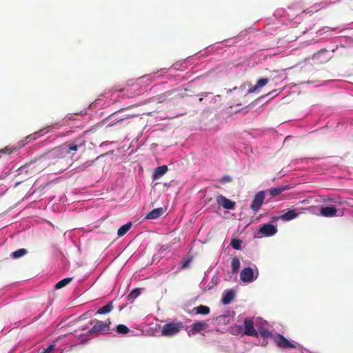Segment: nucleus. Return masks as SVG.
Wrapping results in <instances>:
<instances>
[{"mask_svg": "<svg viewBox=\"0 0 353 353\" xmlns=\"http://www.w3.org/2000/svg\"><path fill=\"white\" fill-rule=\"evenodd\" d=\"M299 213L296 212V210H290L287 212L284 213L281 215V218L285 221H290L296 217H297Z\"/></svg>", "mask_w": 353, "mask_h": 353, "instance_id": "obj_16", "label": "nucleus"}, {"mask_svg": "<svg viewBox=\"0 0 353 353\" xmlns=\"http://www.w3.org/2000/svg\"><path fill=\"white\" fill-rule=\"evenodd\" d=\"M240 260L238 257H234L232 259L231 267L232 274H236L240 268Z\"/></svg>", "mask_w": 353, "mask_h": 353, "instance_id": "obj_19", "label": "nucleus"}, {"mask_svg": "<svg viewBox=\"0 0 353 353\" xmlns=\"http://www.w3.org/2000/svg\"><path fill=\"white\" fill-rule=\"evenodd\" d=\"M27 253V250L24 248H21V249H19L13 252H12L11 254V256L13 258V259H18L19 257H21L23 256V255H25Z\"/></svg>", "mask_w": 353, "mask_h": 353, "instance_id": "obj_24", "label": "nucleus"}, {"mask_svg": "<svg viewBox=\"0 0 353 353\" xmlns=\"http://www.w3.org/2000/svg\"><path fill=\"white\" fill-rule=\"evenodd\" d=\"M43 353H48V352H43Z\"/></svg>", "mask_w": 353, "mask_h": 353, "instance_id": "obj_40", "label": "nucleus"}, {"mask_svg": "<svg viewBox=\"0 0 353 353\" xmlns=\"http://www.w3.org/2000/svg\"><path fill=\"white\" fill-rule=\"evenodd\" d=\"M272 339L274 342L276 344V345L282 349H288L292 348L296 349V345L295 343H292L288 341L283 335L280 334H276L272 336Z\"/></svg>", "mask_w": 353, "mask_h": 353, "instance_id": "obj_4", "label": "nucleus"}, {"mask_svg": "<svg viewBox=\"0 0 353 353\" xmlns=\"http://www.w3.org/2000/svg\"><path fill=\"white\" fill-rule=\"evenodd\" d=\"M241 280L245 283H250L256 279L254 277L253 270L251 268H243L240 274Z\"/></svg>", "mask_w": 353, "mask_h": 353, "instance_id": "obj_8", "label": "nucleus"}, {"mask_svg": "<svg viewBox=\"0 0 353 353\" xmlns=\"http://www.w3.org/2000/svg\"><path fill=\"white\" fill-rule=\"evenodd\" d=\"M192 256H189L187 259H182V261L181 262V268L183 269L188 268L189 266L190 262L192 261Z\"/></svg>", "mask_w": 353, "mask_h": 353, "instance_id": "obj_29", "label": "nucleus"}, {"mask_svg": "<svg viewBox=\"0 0 353 353\" xmlns=\"http://www.w3.org/2000/svg\"><path fill=\"white\" fill-rule=\"evenodd\" d=\"M261 337L268 338L272 336L271 332L268 330H262L259 331Z\"/></svg>", "mask_w": 353, "mask_h": 353, "instance_id": "obj_31", "label": "nucleus"}, {"mask_svg": "<svg viewBox=\"0 0 353 353\" xmlns=\"http://www.w3.org/2000/svg\"><path fill=\"white\" fill-rule=\"evenodd\" d=\"M184 327L183 323H170L164 325L161 334L165 336H170L176 334Z\"/></svg>", "mask_w": 353, "mask_h": 353, "instance_id": "obj_3", "label": "nucleus"}, {"mask_svg": "<svg viewBox=\"0 0 353 353\" xmlns=\"http://www.w3.org/2000/svg\"><path fill=\"white\" fill-rule=\"evenodd\" d=\"M55 125H52L50 127L54 128Z\"/></svg>", "mask_w": 353, "mask_h": 353, "instance_id": "obj_39", "label": "nucleus"}, {"mask_svg": "<svg viewBox=\"0 0 353 353\" xmlns=\"http://www.w3.org/2000/svg\"><path fill=\"white\" fill-rule=\"evenodd\" d=\"M234 296L235 292L234 290H230L225 291L221 299V302L223 305H228L232 302V301L234 299Z\"/></svg>", "mask_w": 353, "mask_h": 353, "instance_id": "obj_13", "label": "nucleus"}, {"mask_svg": "<svg viewBox=\"0 0 353 353\" xmlns=\"http://www.w3.org/2000/svg\"><path fill=\"white\" fill-rule=\"evenodd\" d=\"M287 188L285 186H280L276 188H272L268 190L272 196H277L281 194Z\"/></svg>", "mask_w": 353, "mask_h": 353, "instance_id": "obj_18", "label": "nucleus"}, {"mask_svg": "<svg viewBox=\"0 0 353 353\" xmlns=\"http://www.w3.org/2000/svg\"><path fill=\"white\" fill-rule=\"evenodd\" d=\"M336 209L334 206H326V207H321L320 210V214L323 216L325 217H332L336 215Z\"/></svg>", "mask_w": 353, "mask_h": 353, "instance_id": "obj_10", "label": "nucleus"}, {"mask_svg": "<svg viewBox=\"0 0 353 353\" xmlns=\"http://www.w3.org/2000/svg\"><path fill=\"white\" fill-rule=\"evenodd\" d=\"M272 219H273L274 221H276V220H278V219H279V217H276V216H274V217H273V218H272Z\"/></svg>", "mask_w": 353, "mask_h": 353, "instance_id": "obj_35", "label": "nucleus"}, {"mask_svg": "<svg viewBox=\"0 0 353 353\" xmlns=\"http://www.w3.org/2000/svg\"><path fill=\"white\" fill-rule=\"evenodd\" d=\"M43 130H44V129H41L38 132H36L32 134L27 136L26 137V140L27 141V142H30L31 141L35 140L38 137V136H40V133L41 132H43Z\"/></svg>", "mask_w": 353, "mask_h": 353, "instance_id": "obj_28", "label": "nucleus"}, {"mask_svg": "<svg viewBox=\"0 0 353 353\" xmlns=\"http://www.w3.org/2000/svg\"><path fill=\"white\" fill-rule=\"evenodd\" d=\"M33 164L32 163H30L29 165H25L24 166H22L19 168V171H20V173H22V172H26V173H28L29 171H32L31 172V174L33 172L32 170L33 168H34L33 166ZM38 171V170H36L35 171H34V172H37Z\"/></svg>", "mask_w": 353, "mask_h": 353, "instance_id": "obj_26", "label": "nucleus"}, {"mask_svg": "<svg viewBox=\"0 0 353 353\" xmlns=\"http://www.w3.org/2000/svg\"><path fill=\"white\" fill-rule=\"evenodd\" d=\"M139 294V292L138 289L134 290L130 294V296L132 297H136Z\"/></svg>", "mask_w": 353, "mask_h": 353, "instance_id": "obj_32", "label": "nucleus"}, {"mask_svg": "<svg viewBox=\"0 0 353 353\" xmlns=\"http://www.w3.org/2000/svg\"><path fill=\"white\" fill-rule=\"evenodd\" d=\"M164 212V210L163 208H159L152 210L146 216L145 219H155L160 217Z\"/></svg>", "mask_w": 353, "mask_h": 353, "instance_id": "obj_15", "label": "nucleus"}, {"mask_svg": "<svg viewBox=\"0 0 353 353\" xmlns=\"http://www.w3.org/2000/svg\"><path fill=\"white\" fill-rule=\"evenodd\" d=\"M243 334L250 336H258V332L254 327V322L251 319L246 318L244 320Z\"/></svg>", "mask_w": 353, "mask_h": 353, "instance_id": "obj_6", "label": "nucleus"}, {"mask_svg": "<svg viewBox=\"0 0 353 353\" xmlns=\"http://www.w3.org/2000/svg\"><path fill=\"white\" fill-rule=\"evenodd\" d=\"M134 117V115L128 114V115H126L125 117H124L123 118L117 119L116 123L122 122V121H123L124 120H126V119H129L133 118ZM114 124H115V123H112V124H110V125H108V127H112Z\"/></svg>", "mask_w": 353, "mask_h": 353, "instance_id": "obj_30", "label": "nucleus"}, {"mask_svg": "<svg viewBox=\"0 0 353 353\" xmlns=\"http://www.w3.org/2000/svg\"><path fill=\"white\" fill-rule=\"evenodd\" d=\"M265 199V191L262 190L259 192L254 196L250 208L256 213L260 210L261 206L263 203Z\"/></svg>", "mask_w": 353, "mask_h": 353, "instance_id": "obj_5", "label": "nucleus"}, {"mask_svg": "<svg viewBox=\"0 0 353 353\" xmlns=\"http://www.w3.org/2000/svg\"><path fill=\"white\" fill-rule=\"evenodd\" d=\"M113 304H112V302L110 301V302H108L106 305H105L104 306L100 307L97 311V314H105L110 312H111L112 310H113Z\"/></svg>", "mask_w": 353, "mask_h": 353, "instance_id": "obj_17", "label": "nucleus"}, {"mask_svg": "<svg viewBox=\"0 0 353 353\" xmlns=\"http://www.w3.org/2000/svg\"><path fill=\"white\" fill-rule=\"evenodd\" d=\"M90 324L93 326L88 330L89 334H94L96 336L108 332L110 330V326L111 324L110 319H107L105 321H101L99 320H93L90 321Z\"/></svg>", "mask_w": 353, "mask_h": 353, "instance_id": "obj_2", "label": "nucleus"}, {"mask_svg": "<svg viewBox=\"0 0 353 353\" xmlns=\"http://www.w3.org/2000/svg\"><path fill=\"white\" fill-rule=\"evenodd\" d=\"M8 150V149L6 148L2 150L1 152H4V153H6Z\"/></svg>", "mask_w": 353, "mask_h": 353, "instance_id": "obj_34", "label": "nucleus"}, {"mask_svg": "<svg viewBox=\"0 0 353 353\" xmlns=\"http://www.w3.org/2000/svg\"><path fill=\"white\" fill-rule=\"evenodd\" d=\"M72 280V278H70V277L63 279L61 280L60 281H59L58 283H57V284L55 285V288L61 289V288L65 287V285H67L68 284H69Z\"/></svg>", "mask_w": 353, "mask_h": 353, "instance_id": "obj_23", "label": "nucleus"}, {"mask_svg": "<svg viewBox=\"0 0 353 353\" xmlns=\"http://www.w3.org/2000/svg\"><path fill=\"white\" fill-rule=\"evenodd\" d=\"M81 330H86V327H83L81 328Z\"/></svg>", "mask_w": 353, "mask_h": 353, "instance_id": "obj_37", "label": "nucleus"}, {"mask_svg": "<svg viewBox=\"0 0 353 353\" xmlns=\"http://www.w3.org/2000/svg\"><path fill=\"white\" fill-rule=\"evenodd\" d=\"M132 227V223L128 222L126 224L122 225L117 231V235L122 236L125 234Z\"/></svg>", "mask_w": 353, "mask_h": 353, "instance_id": "obj_20", "label": "nucleus"}, {"mask_svg": "<svg viewBox=\"0 0 353 353\" xmlns=\"http://www.w3.org/2000/svg\"><path fill=\"white\" fill-rule=\"evenodd\" d=\"M194 310H195L197 314H200L202 315H207L210 312L209 307L203 305L194 307Z\"/></svg>", "mask_w": 353, "mask_h": 353, "instance_id": "obj_21", "label": "nucleus"}, {"mask_svg": "<svg viewBox=\"0 0 353 353\" xmlns=\"http://www.w3.org/2000/svg\"><path fill=\"white\" fill-rule=\"evenodd\" d=\"M79 146L75 141L65 143L46 153L43 158L50 161L52 164L60 163L63 166H67Z\"/></svg>", "mask_w": 353, "mask_h": 353, "instance_id": "obj_1", "label": "nucleus"}, {"mask_svg": "<svg viewBox=\"0 0 353 353\" xmlns=\"http://www.w3.org/2000/svg\"><path fill=\"white\" fill-rule=\"evenodd\" d=\"M216 203L218 205L222 206L223 208L227 210H233L235 208L236 203L222 194H219L216 196Z\"/></svg>", "mask_w": 353, "mask_h": 353, "instance_id": "obj_7", "label": "nucleus"}, {"mask_svg": "<svg viewBox=\"0 0 353 353\" xmlns=\"http://www.w3.org/2000/svg\"><path fill=\"white\" fill-rule=\"evenodd\" d=\"M208 327V324L204 321H198L194 323L191 326L190 332L192 334H195L201 331L205 330Z\"/></svg>", "mask_w": 353, "mask_h": 353, "instance_id": "obj_11", "label": "nucleus"}, {"mask_svg": "<svg viewBox=\"0 0 353 353\" xmlns=\"http://www.w3.org/2000/svg\"><path fill=\"white\" fill-rule=\"evenodd\" d=\"M168 166L165 165L156 168L153 172V179H158L163 176L168 171Z\"/></svg>", "mask_w": 353, "mask_h": 353, "instance_id": "obj_14", "label": "nucleus"}, {"mask_svg": "<svg viewBox=\"0 0 353 353\" xmlns=\"http://www.w3.org/2000/svg\"><path fill=\"white\" fill-rule=\"evenodd\" d=\"M60 170H65V168L63 167H62Z\"/></svg>", "mask_w": 353, "mask_h": 353, "instance_id": "obj_38", "label": "nucleus"}, {"mask_svg": "<svg viewBox=\"0 0 353 353\" xmlns=\"http://www.w3.org/2000/svg\"><path fill=\"white\" fill-rule=\"evenodd\" d=\"M230 333L234 335H239L243 334V327L241 325H233L230 327Z\"/></svg>", "mask_w": 353, "mask_h": 353, "instance_id": "obj_25", "label": "nucleus"}, {"mask_svg": "<svg viewBox=\"0 0 353 353\" xmlns=\"http://www.w3.org/2000/svg\"><path fill=\"white\" fill-rule=\"evenodd\" d=\"M277 232L276 228L270 223L264 224L260 228V232L266 236H270L275 234Z\"/></svg>", "mask_w": 353, "mask_h": 353, "instance_id": "obj_9", "label": "nucleus"}, {"mask_svg": "<svg viewBox=\"0 0 353 353\" xmlns=\"http://www.w3.org/2000/svg\"><path fill=\"white\" fill-rule=\"evenodd\" d=\"M115 330L117 333L121 334H127L130 332V329L123 324H119L115 327Z\"/></svg>", "mask_w": 353, "mask_h": 353, "instance_id": "obj_22", "label": "nucleus"}, {"mask_svg": "<svg viewBox=\"0 0 353 353\" xmlns=\"http://www.w3.org/2000/svg\"><path fill=\"white\" fill-rule=\"evenodd\" d=\"M83 316H84V315L81 316L79 317V319L84 318Z\"/></svg>", "mask_w": 353, "mask_h": 353, "instance_id": "obj_36", "label": "nucleus"}, {"mask_svg": "<svg viewBox=\"0 0 353 353\" xmlns=\"http://www.w3.org/2000/svg\"><path fill=\"white\" fill-rule=\"evenodd\" d=\"M269 80L268 78H261L256 83V85L248 89V93L256 92L259 89L262 88L266 85Z\"/></svg>", "mask_w": 353, "mask_h": 353, "instance_id": "obj_12", "label": "nucleus"}, {"mask_svg": "<svg viewBox=\"0 0 353 353\" xmlns=\"http://www.w3.org/2000/svg\"><path fill=\"white\" fill-rule=\"evenodd\" d=\"M54 348V345H50V346H48V347L44 351V352H48V353H50V351H52Z\"/></svg>", "mask_w": 353, "mask_h": 353, "instance_id": "obj_33", "label": "nucleus"}, {"mask_svg": "<svg viewBox=\"0 0 353 353\" xmlns=\"http://www.w3.org/2000/svg\"><path fill=\"white\" fill-rule=\"evenodd\" d=\"M241 240L238 239H233L231 241L230 245L234 250H239L241 249Z\"/></svg>", "mask_w": 353, "mask_h": 353, "instance_id": "obj_27", "label": "nucleus"}]
</instances>
